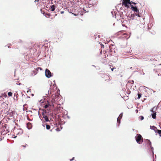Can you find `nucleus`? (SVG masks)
I'll list each match as a JSON object with an SVG mask.
<instances>
[{
	"label": "nucleus",
	"mask_w": 161,
	"mask_h": 161,
	"mask_svg": "<svg viewBox=\"0 0 161 161\" xmlns=\"http://www.w3.org/2000/svg\"><path fill=\"white\" fill-rule=\"evenodd\" d=\"M135 139L137 142L139 144L142 143L143 142V138L140 134H137L135 137Z\"/></svg>",
	"instance_id": "obj_1"
},
{
	"label": "nucleus",
	"mask_w": 161,
	"mask_h": 161,
	"mask_svg": "<svg viewBox=\"0 0 161 161\" xmlns=\"http://www.w3.org/2000/svg\"><path fill=\"white\" fill-rule=\"evenodd\" d=\"M131 6V9L134 11L136 15L138 17H141V14H139V10L136 7H134L133 6Z\"/></svg>",
	"instance_id": "obj_2"
},
{
	"label": "nucleus",
	"mask_w": 161,
	"mask_h": 161,
	"mask_svg": "<svg viewBox=\"0 0 161 161\" xmlns=\"http://www.w3.org/2000/svg\"><path fill=\"white\" fill-rule=\"evenodd\" d=\"M128 4L131 5V3L130 0H123L122 3V6H124L125 7H128L129 6Z\"/></svg>",
	"instance_id": "obj_3"
},
{
	"label": "nucleus",
	"mask_w": 161,
	"mask_h": 161,
	"mask_svg": "<svg viewBox=\"0 0 161 161\" xmlns=\"http://www.w3.org/2000/svg\"><path fill=\"white\" fill-rule=\"evenodd\" d=\"M45 74L46 77L48 78H49L52 76L51 72L47 69L45 70Z\"/></svg>",
	"instance_id": "obj_4"
},
{
	"label": "nucleus",
	"mask_w": 161,
	"mask_h": 161,
	"mask_svg": "<svg viewBox=\"0 0 161 161\" xmlns=\"http://www.w3.org/2000/svg\"><path fill=\"white\" fill-rule=\"evenodd\" d=\"M146 142L147 143V145L150 147L151 150L153 151V148L151 146V142L149 140H146Z\"/></svg>",
	"instance_id": "obj_5"
},
{
	"label": "nucleus",
	"mask_w": 161,
	"mask_h": 161,
	"mask_svg": "<svg viewBox=\"0 0 161 161\" xmlns=\"http://www.w3.org/2000/svg\"><path fill=\"white\" fill-rule=\"evenodd\" d=\"M42 116L43 118L44 119V120L45 121L48 122L49 121L48 117L44 113H43Z\"/></svg>",
	"instance_id": "obj_6"
},
{
	"label": "nucleus",
	"mask_w": 161,
	"mask_h": 161,
	"mask_svg": "<svg viewBox=\"0 0 161 161\" xmlns=\"http://www.w3.org/2000/svg\"><path fill=\"white\" fill-rule=\"evenodd\" d=\"M114 46L113 45H110L109 46V47L110 49L109 50V53L110 55H111L112 54V53H111V52H112L113 51V47H114Z\"/></svg>",
	"instance_id": "obj_7"
},
{
	"label": "nucleus",
	"mask_w": 161,
	"mask_h": 161,
	"mask_svg": "<svg viewBox=\"0 0 161 161\" xmlns=\"http://www.w3.org/2000/svg\"><path fill=\"white\" fill-rule=\"evenodd\" d=\"M27 127L28 129H30L32 127V125L31 123L28 122L27 124Z\"/></svg>",
	"instance_id": "obj_8"
},
{
	"label": "nucleus",
	"mask_w": 161,
	"mask_h": 161,
	"mask_svg": "<svg viewBox=\"0 0 161 161\" xmlns=\"http://www.w3.org/2000/svg\"><path fill=\"white\" fill-rule=\"evenodd\" d=\"M50 8L51 9L52 11H54L55 9V6L54 5H52L50 6Z\"/></svg>",
	"instance_id": "obj_9"
},
{
	"label": "nucleus",
	"mask_w": 161,
	"mask_h": 161,
	"mask_svg": "<svg viewBox=\"0 0 161 161\" xmlns=\"http://www.w3.org/2000/svg\"><path fill=\"white\" fill-rule=\"evenodd\" d=\"M156 132H158L159 134V136H161V130H157L156 131H155Z\"/></svg>",
	"instance_id": "obj_10"
},
{
	"label": "nucleus",
	"mask_w": 161,
	"mask_h": 161,
	"mask_svg": "<svg viewBox=\"0 0 161 161\" xmlns=\"http://www.w3.org/2000/svg\"><path fill=\"white\" fill-rule=\"evenodd\" d=\"M152 117L154 119H155L156 118V112H155V113H153V114H152Z\"/></svg>",
	"instance_id": "obj_11"
},
{
	"label": "nucleus",
	"mask_w": 161,
	"mask_h": 161,
	"mask_svg": "<svg viewBox=\"0 0 161 161\" xmlns=\"http://www.w3.org/2000/svg\"><path fill=\"white\" fill-rule=\"evenodd\" d=\"M40 69V70H42V69L40 67H37V68L35 70V71H37Z\"/></svg>",
	"instance_id": "obj_12"
},
{
	"label": "nucleus",
	"mask_w": 161,
	"mask_h": 161,
	"mask_svg": "<svg viewBox=\"0 0 161 161\" xmlns=\"http://www.w3.org/2000/svg\"><path fill=\"white\" fill-rule=\"evenodd\" d=\"M13 93L11 92H9L8 93V95L9 97L12 96Z\"/></svg>",
	"instance_id": "obj_13"
},
{
	"label": "nucleus",
	"mask_w": 161,
	"mask_h": 161,
	"mask_svg": "<svg viewBox=\"0 0 161 161\" xmlns=\"http://www.w3.org/2000/svg\"><path fill=\"white\" fill-rule=\"evenodd\" d=\"M54 97H53V98H52V100H51V102L52 103H53V106H54V104H53V103H54V102H55V100H54Z\"/></svg>",
	"instance_id": "obj_14"
},
{
	"label": "nucleus",
	"mask_w": 161,
	"mask_h": 161,
	"mask_svg": "<svg viewBox=\"0 0 161 161\" xmlns=\"http://www.w3.org/2000/svg\"><path fill=\"white\" fill-rule=\"evenodd\" d=\"M50 128V126L49 125H46V129L47 130H49Z\"/></svg>",
	"instance_id": "obj_15"
},
{
	"label": "nucleus",
	"mask_w": 161,
	"mask_h": 161,
	"mask_svg": "<svg viewBox=\"0 0 161 161\" xmlns=\"http://www.w3.org/2000/svg\"><path fill=\"white\" fill-rule=\"evenodd\" d=\"M120 119H120L119 118H118L117 120V122L119 124H120Z\"/></svg>",
	"instance_id": "obj_16"
},
{
	"label": "nucleus",
	"mask_w": 161,
	"mask_h": 161,
	"mask_svg": "<svg viewBox=\"0 0 161 161\" xmlns=\"http://www.w3.org/2000/svg\"><path fill=\"white\" fill-rule=\"evenodd\" d=\"M141 95H142L141 94L138 93V99H140L141 97Z\"/></svg>",
	"instance_id": "obj_17"
},
{
	"label": "nucleus",
	"mask_w": 161,
	"mask_h": 161,
	"mask_svg": "<svg viewBox=\"0 0 161 161\" xmlns=\"http://www.w3.org/2000/svg\"><path fill=\"white\" fill-rule=\"evenodd\" d=\"M45 15L47 17H49L50 16V15L49 14H46Z\"/></svg>",
	"instance_id": "obj_18"
},
{
	"label": "nucleus",
	"mask_w": 161,
	"mask_h": 161,
	"mask_svg": "<svg viewBox=\"0 0 161 161\" xmlns=\"http://www.w3.org/2000/svg\"><path fill=\"white\" fill-rule=\"evenodd\" d=\"M122 114H121L119 115V117H118V118H119L120 119H121L122 118Z\"/></svg>",
	"instance_id": "obj_19"
},
{
	"label": "nucleus",
	"mask_w": 161,
	"mask_h": 161,
	"mask_svg": "<svg viewBox=\"0 0 161 161\" xmlns=\"http://www.w3.org/2000/svg\"><path fill=\"white\" fill-rule=\"evenodd\" d=\"M49 105V104H47L45 105L44 106V108H47L48 107Z\"/></svg>",
	"instance_id": "obj_20"
},
{
	"label": "nucleus",
	"mask_w": 161,
	"mask_h": 161,
	"mask_svg": "<svg viewBox=\"0 0 161 161\" xmlns=\"http://www.w3.org/2000/svg\"><path fill=\"white\" fill-rule=\"evenodd\" d=\"M139 118H140V119L141 120H142L144 119V117L142 116H141L139 117Z\"/></svg>",
	"instance_id": "obj_21"
},
{
	"label": "nucleus",
	"mask_w": 161,
	"mask_h": 161,
	"mask_svg": "<svg viewBox=\"0 0 161 161\" xmlns=\"http://www.w3.org/2000/svg\"><path fill=\"white\" fill-rule=\"evenodd\" d=\"M3 97L6 98L7 97V95L6 94H3Z\"/></svg>",
	"instance_id": "obj_22"
},
{
	"label": "nucleus",
	"mask_w": 161,
	"mask_h": 161,
	"mask_svg": "<svg viewBox=\"0 0 161 161\" xmlns=\"http://www.w3.org/2000/svg\"><path fill=\"white\" fill-rule=\"evenodd\" d=\"M27 118L28 120H29L30 121H31V120L29 118V117L28 116H27Z\"/></svg>",
	"instance_id": "obj_23"
},
{
	"label": "nucleus",
	"mask_w": 161,
	"mask_h": 161,
	"mask_svg": "<svg viewBox=\"0 0 161 161\" xmlns=\"http://www.w3.org/2000/svg\"><path fill=\"white\" fill-rule=\"evenodd\" d=\"M26 145H27V144H25V145H22V146L23 147H25Z\"/></svg>",
	"instance_id": "obj_24"
},
{
	"label": "nucleus",
	"mask_w": 161,
	"mask_h": 161,
	"mask_svg": "<svg viewBox=\"0 0 161 161\" xmlns=\"http://www.w3.org/2000/svg\"><path fill=\"white\" fill-rule=\"evenodd\" d=\"M132 3L133 4H136V3H135V2H132L131 1V4Z\"/></svg>",
	"instance_id": "obj_25"
},
{
	"label": "nucleus",
	"mask_w": 161,
	"mask_h": 161,
	"mask_svg": "<svg viewBox=\"0 0 161 161\" xmlns=\"http://www.w3.org/2000/svg\"><path fill=\"white\" fill-rule=\"evenodd\" d=\"M64 13V11H61L60 12V13L61 14H63Z\"/></svg>",
	"instance_id": "obj_26"
},
{
	"label": "nucleus",
	"mask_w": 161,
	"mask_h": 161,
	"mask_svg": "<svg viewBox=\"0 0 161 161\" xmlns=\"http://www.w3.org/2000/svg\"><path fill=\"white\" fill-rule=\"evenodd\" d=\"M153 127L154 128V129H153L154 130H155V129H157V128L154 126H153Z\"/></svg>",
	"instance_id": "obj_27"
},
{
	"label": "nucleus",
	"mask_w": 161,
	"mask_h": 161,
	"mask_svg": "<svg viewBox=\"0 0 161 161\" xmlns=\"http://www.w3.org/2000/svg\"><path fill=\"white\" fill-rule=\"evenodd\" d=\"M56 130L57 131H59V128H57L56 129Z\"/></svg>",
	"instance_id": "obj_28"
},
{
	"label": "nucleus",
	"mask_w": 161,
	"mask_h": 161,
	"mask_svg": "<svg viewBox=\"0 0 161 161\" xmlns=\"http://www.w3.org/2000/svg\"><path fill=\"white\" fill-rule=\"evenodd\" d=\"M102 48H104V46L103 45H102L101 46Z\"/></svg>",
	"instance_id": "obj_29"
},
{
	"label": "nucleus",
	"mask_w": 161,
	"mask_h": 161,
	"mask_svg": "<svg viewBox=\"0 0 161 161\" xmlns=\"http://www.w3.org/2000/svg\"><path fill=\"white\" fill-rule=\"evenodd\" d=\"M16 95V97H17V96H18V93H17V94L16 95L15 94H14V96Z\"/></svg>",
	"instance_id": "obj_30"
},
{
	"label": "nucleus",
	"mask_w": 161,
	"mask_h": 161,
	"mask_svg": "<svg viewBox=\"0 0 161 161\" xmlns=\"http://www.w3.org/2000/svg\"><path fill=\"white\" fill-rule=\"evenodd\" d=\"M0 98H2L1 99H3V98L2 97V96H0Z\"/></svg>",
	"instance_id": "obj_31"
},
{
	"label": "nucleus",
	"mask_w": 161,
	"mask_h": 161,
	"mask_svg": "<svg viewBox=\"0 0 161 161\" xmlns=\"http://www.w3.org/2000/svg\"><path fill=\"white\" fill-rule=\"evenodd\" d=\"M114 69V68H112L111 69L112 71H113Z\"/></svg>",
	"instance_id": "obj_32"
},
{
	"label": "nucleus",
	"mask_w": 161,
	"mask_h": 161,
	"mask_svg": "<svg viewBox=\"0 0 161 161\" xmlns=\"http://www.w3.org/2000/svg\"><path fill=\"white\" fill-rule=\"evenodd\" d=\"M74 158H72V159H70V161H72V160L74 159Z\"/></svg>",
	"instance_id": "obj_33"
},
{
	"label": "nucleus",
	"mask_w": 161,
	"mask_h": 161,
	"mask_svg": "<svg viewBox=\"0 0 161 161\" xmlns=\"http://www.w3.org/2000/svg\"><path fill=\"white\" fill-rule=\"evenodd\" d=\"M102 50H101V51H100V53L101 54H102Z\"/></svg>",
	"instance_id": "obj_34"
},
{
	"label": "nucleus",
	"mask_w": 161,
	"mask_h": 161,
	"mask_svg": "<svg viewBox=\"0 0 161 161\" xmlns=\"http://www.w3.org/2000/svg\"><path fill=\"white\" fill-rule=\"evenodd\" d=\"M134 83V81L133 80L132 81V83Z\"/></svg>",
	"instance_id": "obj_35"
},
{
	"label": "nucleus",
	"mask_w": 161,
	"mask_h": 161,
	"mask_svg": "<svg viewBox=\"0 0 161 161\" xmlns=\"http://www.w3.org/2000/svg\"><path fill=\"white\" fill-rule=\"evenodd\" d=\"M8 47L9 48H11V47H10L9 46H8Z\"/></svg>",
	"instance_id": "obj_36"
},
{
	"label": "nucleus",
	"mask_w": 161,
	"mask_h": 161,
	"mask_svg": "<svg viewBox=\"0 0 161 161\" xmlns=\"http://www.w3.org/2000/svg\"><path fill=\"white\" fill-rule=\"evenodd\" d=\"M108 80H110V79L109 78V77H108Z\"/></svg>",
	"instance_id": "obj_37"
},
{
	"label": "nucleus",
	"mask_w": 161,
	"mask_h": 161,
	"mask_svg": "<svg viewBox=\"0 0 161 161\" xmlns=\"http://www.w3.org/2000/svg\"><path fill=\"white\" fill-rule=\"evenodd\" d=\"M1 121H0V125H1Z\"/></svg>",
	"instance_id": "obj_38"
},
{
	"label": "nucleus",
	"mask_w": 161,
	"mask_h": 161,
	"mask_svg": "<svg viewBox=\"0 0 161 161\" xmlns=\"http://www.w3.org/2000/svg\"><path fill=\"white\" fill-rule=\"evenodd\" d=\"M152 112H153V110H152Z\"/></svg>",
	"instance_id": "obj_39"
},
{
	"label": "nucleus",
	"mask_w": 161,
	"mask_h": 161,
	"mask_svg": "<svg viewBox=\"0 0 161 161\" xmlns=\"http://www.w3.org/2000/svg\"><path fill=\"white\" fill-rule=\"evenodd\" d=\"M136 111H137V112H138V110H136Z\"/></svg>",
	"instance_id": "obj_40"
},
{
	"label": "nucleus",
	"mask_w": 161,
	"mask_h": 161,
	"mask_svg": "<svg viewBox=\"0 0 161 161\" xmlns=\"http://www.w3.org/2000/svg\"><path fill=\"white\" fill-rule=\"evenodd\" d=\"M136 111H137V112H138V110H136Z\"/></svg>",
	"instance_id": "obj_41"
}]
</instances>
